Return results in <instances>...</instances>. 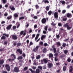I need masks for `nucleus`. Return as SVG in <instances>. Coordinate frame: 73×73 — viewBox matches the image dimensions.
Wrapping results in <instances>:
<instances>
[{
    "label": "nucleus",
    "mask_w": 73,
    "mask_h": 73,
    "mask_svg": "<svg viewBox=\"0 0 73 73\" xmlns=\"http://www.w3.org/2000/svg\"><path fill=\"white\" fill-rule=\"evenodd\" d=\"M3 36H2L1 38V39H2V40L5 39V37L4 36H6V37H8V36H9V35L8 34H3Z\"/></svg>",
    "instance_id": "f257e3e1"
},
{
    "label": "nucleus",
    "mask_w": 73,
    "mask_h": 73,
    "mask_svg": "<svg viewBox=\"0 0 73 73\" xmlns=\"http://www.w3.org/2000/svg\"><path fill=\"white\" fill-rule=\"evenodd\" d=\"M5 67L6 68L7 71H9L10 70V66L9 65L7 64L5 65Z\"/></svg>",
    "instance_id": "f03ea898"
},
{
    "label": "nucleus",
    "mask_w": 73,
    "mask_h": 73,
    "mask_svg": "<svg viewBox=\"0 0 73 73\" xmlns=\"http://www.w3.org/2000/svg\"><path fill=\"white\" fill-rule=\"evenodd\" d=\"M14 71L16 72H19V68L17 67H15L14 68Z\"/></svg>",
    "instance_id": "7ed1b4c3"
},
{
    "label": "nucleus",
    "mask_w": 73,
    "mask_h": 73,
    "mask_svg": "<svg viewBox=\"0 0 73 73\" xmlns=\"http://www.w3.org/2000/svg\"><path fill=\"white\" fill-rule=\"evenodd\" d=\"M12 25H9L7 28L6 29L7 30H9L11 28V27H12Z\"/></svg>",
    "instance_id": "20e7f679"
},
{
    "label": "nucleus",
    "mask_w": 73,
    "mask_h": 73,
    "mask_svg": "<svg viewBox=\"0 0 73 73\" xmlns=\"http://www.w3.org/2000/svg\"><path fill=\"white\" fill-rule=\"evenodd\" d=\"M46 21V19L45 18L43 19L42 20V23L43 24H45Z\"/></svg>",
    "instance_id": "39448f33"
},
{
    "label": "nucleus",
    "mask_w": 73,
    "mask_h": 73,
    "mask_svg": "<svg viewBox=\"0 0 73 73\" xmlns=\"http://www.w3.org/2000/svg\"><path fill=\"white\" fill-rule=\"evenodd\" d=\"M12 38L14 40H16L17 38V37L16 35H12Z\"/></svg>",
    "instance_id": "423d86ee"
},
{
    "label": "nucleus",
    "mask_w": 73,
    "mask_h": 73,
    "mask_svg": "<svg viewBox=\"0 0 73 73\" xmlns=\"http://www.w3.org/2000/svg\"><path fill=\"white\" fill-rule=\"evenodd\" d=\"M67 17H72V15L71 14L69 13H68L67 14Z\"/></svg>",
    "instance_id": "0eeeda50"
},
{
    "label": "nucleus",
    "mask_w": 73,
    "mask_h": 73,
    "mask_svg": "<svg viewBox=\"0 0 73 73\" xmlns=\"http://www.w3.org/2000/svg\"><path fill=\"white\" fill-rule=\"evenodd\" d=\"M53 66V64L52 63H49L48 64V67L49 68H52Z\"/></svg>",
    "instance_id": "6e6552de"
},
{
    "label": "nucleus",
    "mask_w": 73,
    "mask_h": 73,
    "mask_svg": "<svg viewBox=\"0 0 73 73\" xmlns=\"http://www.w3.org/2000/svg\"><path fill=\"white\" fill-rule=\"evenodd\" d=\"M54 16L55 18H58V13L55 12L54 14Z\"/></svg>",
    "instance_id": "1a4fd4ad"
},
{
    "label": "nucleus",
    "mask_w": 73,
    "mask_h": 73,
    "mask_svg": "<svg viewBox=\"0 0 73 73\" xmlns=\"http://www.w3.org/2000/svg\"><path fill=\"white\" fill-rule=\"evenodd\" d=\"M39 46H36V48H34L33 49V51L34 52H36L38 50V49Z\"/></svg>",
    "instance_id": "9d476101"
},
{
    "label": "nucleus",
    "mask_w": 73,
    "mask_h": 73,
    "mask_svg": "<svg viewBox=\"0 0 73 73\" xmlns=\"http://www.w3.org/2000/svg\"><path fill=\"white\" fill-rule=\"evenodd\" d=\"M43 61L44 62V63L46 64L48 62V59H44Z\"/></svg>",
    "instance_id": "9b49d317"
},
{
    "label": "nucleus",
    "mask_w": 73,
    "mask_h": 73,
    "mask_svg": "<svg viewBox=\"0 0 73 73\" xmlns=\"http://www.w3.org/2000/svg\"><path fill=\"white\" fill-rule=\"evenodd\" d=\"M11 56H12V57H14V59H12V60H14L15 59H16V56H15V55L14 54H13L11 55Z\"/></svg>",
    "instance_id": "f8f14e48"
},
{
    "label": "nucleus",
    "mask_w": 73,
    "mask_h": 73,
    "mask_svg": "<svg viewBox=\"0 0 73 73\" xmlns=\"http://www.w3.org/2000/svg\"><path fill=\"white\" fill-rule=\"evenodd\" d=\"M10 8L11 9V10H12V11H14L15 10V8H14L13 6H12V7L11 6H10Z\"/></svg>",
    "instance_id": "ddd939ff"
},
{
    "label": "nucleus",
    "mask_w": 73,
    "mask_h": 73,
    "mask_svg": "<svg viewBox=\"0 0 73 73\" xmlns=\"http://www.w3.org/2000/svg\"><path fill=\"white\" fill-rule=\"evenodd\" d=\"M4 60H0V64L2 65V64L4 63Z\"/></svg>",
    "instance_id": "4468645a"
},
{
    "label": "nucleus",
    "mask_w": 73,
    "mask_h": 73,
    "mask_svg": "<svg viewBox=\"0 0 73 73\" xmlns=\"http://www.w3.org/2000/svg\"><path fill=\"white\" fill-rule=\"evenodd\" d=\"M17 51L20 53V54H22L23 52L22 50H20V49H18L17 50Z\"/></svg>",
    "instance_id": "2eb2a0df"
},
{
    "label": "nucleus",
    "mask_w": 73,
    "mask_h": 73,
    "mask_svg": "<svg viewBox=\"0 0 73 73\" xmlns=\"http://www.w3.org/2000/svg\"><path fill=\"white\" fill-rule=\"evenodd\" d=\"M72 70H73V67L71 66L70 67V72H72Z\"/></svg>",
    "instance_id": "dca6fc26"
},
{
    "label": "nucleus",
    "mask_w": 73,
    "mask_h": 73,
    "mask_svg": "<svg viewBox=\"0 0 73 73\" xmlns=\"http://www.w3.org/2000/svg\"><path fill=\"white\" fill-rule=\"evenodd\" d=\"M42 2H44L45 3H49V1L48 0H43L42 1Z\"/></svg>",
    "instance_id": "f3484780"
},
{
    "label": "nucleus",
    "mask_w": 73,
    "mask_h": 73,
    "mask_svg": "<svg viewBox=\"0 0 73 73\" xmlns=\"http://www.w3.org/2000/svg\"><path fill=\"white\" fill-rule=\"evenodd\" d=\"M39 36H40V34H38L36 36L35 38V40H37V38H38V37H39Z\"/></svg>",
    "instance_id": "a211bd4d"
},
{
    "label": "nucleus",
    "mask_w": 73,
    "mask_h": 73,
    "mask_svg": "<svg viewBox=\"0 0 73 73\" xmlns=\"http://www.w3.org/2000/svg\"><path fill=\"white\" fill-rule=\"evenodd\" d=\"M45 37H46V35H42L41 37V40H43L44 39V38H45Z\"/></svg>",
    "instance_id": "6ab92c4d"
},
{
    "label": "nucleus",
    "mask_w": 73,
    "mask_h": 73,
    "mask_svg": "<svg viewBox=\"0 0 73 73\" xmlns=\"http://www.w3.org/2000/svg\"><path fill=\"white\" fill-rule=\"evenodd\" d=\"M36 73H40V70L38 69H37L36 70Z\"/></svg>",
    "instance_id": "aec40b11"
},
{
    "label": "nucleus",
    "mask_w": 73,
    "mask_h": 73,
    "mask_svg": "<svg viewBox=\"0 0 73 73\" xmlns=\"http://www.w3.org/2000/svg\"><path fill=\"white\" fill-rule=\"evenodd\" d=\"M29 70H30V71H31V72H32V73H35V70H32V69H31V68H30L29 69Z\"/></svg>",
    "instance_id": "412c9836"
},
{
    "label": "nucleus",
    "mask_w": 73,
    "mask_h": 73,
    "mask_svg": "<svg viewBox=\"0 0 73 73\" xmlns=\"http://www.w3.org/2000/svg\"><path fill=\"white\" fill-rule=\"evenodd\" d=\"M66 20H67V18L66 17H64L63 19V21H66Z\"/></svg>",
    "instance_id": "4be33fe9"
},
{
    "label": "nucleus",
    "mask_w": 73,
    "mask_h": 73,
    "mask_svg": "<svg viewBox=\"0 0 73 73\" xmlns=\"http://www.w3.org/2000/svg\"><path fill=\"white\" fill-rule=\"evenodd\" d=\"M60 3H61L62 4H65V2L64 1H60Z\"/></svg>",
    "instance_id": "5701e85b"
},
{
    "label": "nucleus",
    "mask_w": 73,
    "mask_h": 73,
    "mask_svg": "<svg viewBox=\"0 0 73 73\" xmlns=\"http://www.w3.org/2000/svg\"><path fill=\"white\" fill-rule=\"evenodd\" d=\"M68 23H67V24H66L65 25H64L63 26V27H68Z\"/></svg>",
    "instance_id": "b1692460"
},
{
    "label": "nucleus",
    "mask_w": 73,
    "mask_h": 73,
    "mask_svg": "<svg viewBox=\"0 0 73 73\" xmlns=\"http://www.w3.org/2000/svg\"><path fill=\"white\" fill-rule=\"evenodd\" d=\"M40 57H41L40 55H38V56L36 57V59H37V60H38V59H39Z\"/></svg>",
    "instance_id": "393cba45"
},
{
    "label": "nucleus",
    "mask_w": 73,
    "mask_h": 73,
    "mask_svg": "<svg viewBox=\"0 0 73 73\" xmlns=\"http://www.w3.org/2000/svg\"><path fill=\"white\" fill-rule=\"evenodd\" d=\"M12 18V16L11 15L10 16H9L7 17V19L8 20H9L10 19H11Z\"/></svg>",
    "instance_id": "a878e982"
},
{
    "label": "nucleus",
    "mask_w": 73,
    "mask_h": 73,
    "mask_svg": "<svg viewBox=\"0 0 73 73\" xmlns=\"http://www.w3.org/2000/svg\"><path fill=\"white\" fill-rule=\"evenodd\" d=\"M24 19V17H20L19 18V20H23V19Z\"/></svg>",
    "instance_id": "bb28decb"
},
{
    "label": "nucleus",
    "mask_w": 73,
    "mask_h": 73,
    "mask_svg": "<svg viewBox=\"0 0 73 73\" xmlns=\"http://www.w3.org/2000/svg\"><path fill=\"white\" fill-rule=\"evenodd\" d=\"M56 45H59V46H60L61 45V43L60 42H56Z\"/></svg>",
    "instance_id": "cd10ccee"
},
{
    "label": "nucleus",
    "mask_w": 73,
    "mask_h": 73,
    "mask_svg": "<svg viewBox=\"0 0 73 73\" xmlns=\"http://www.w3.org/2000/svg\"><path fill=\"white\" fill-rule=\"evenodd\" d=\"M43 52L44 53H46V48H44L43 50Z\"/></svg>",
    "instance_id": "c85d7f7f"
},
{
    "label": "nucleus",
    "mask_w": 73,
    "mask_h": 73,
    "mask_svg": "<svg viewBox=\"0 0 73 73\" xmlns=\"http://www.w3.org/2000/svg\"><path fill=\"white\" fill-rule=\"evenodd\" d=\"M53 54H49V57L51 58V57H53Z\"/></svg>",
    "instance_id": "c756f323"
},
{
    "label": "nucleus",
    "mask_w": 73,
    "mask_h": 73,
    "mask_svg": "<svg viewBox=\"0 0 73 73\" xmlns=\"http://www.w3.org/2000/svg\"><path fill=\"white\" fill-rule=\"evenodd\" d=\"M67 28L68 30H70V29H71V27H69L68 25V26H67Z\"/></svg>",
    "instance_id": "7c9ffc66"
},
{
    "label": "nucleus",
    "mask_w": 73,
    "mask_h": 73,
    "mask_svg": "<svg viewBox=\"0 0 73 73\" xmlns=\"http://www.w3.org/2000/svg\"><path fill=\"white\" fill-rule=\"evenodd\" d=\"M35 7L36 8V9H38V8H39V6L38 5H35Z\"/></svg>",
    "instance_id": "2f4dec72"
},
{
    "label": "nucleus",
    "mask_w": 73,
    "mask_h": 73,
    "mask_svg": "<svg viewBox=\"0 0 73 73\" xmlns=\"http://www.w3.org/2000/svg\"><path fill=\"white\" fill-rule=\"evenodd\" d=\"M14 16H15V17H18V15H17V14L16 13V14H14Z\"/></svg>",
    "instance_id": "473e14b6"
},
{
    "label": "nucleus",
    "mask_w": 73,
    "mask_h": 73,
    "mask_svg": "<svg viewBox=\"0 0 73 73\" xmlns=\"http://www.w3.org/2000/svg\"><path fill=\"white\" fill-rule=\"evenodd\" d=\"M48 14L49 15H51L52 14V11H50L48 12Z\"/></svg>",
    "instance_id": "72a5a7b5"
},
{
    "label": "nucleus",
    "mask_w": 73,
    "mask_h": 73,
    "mask_svg": "<svg viewBox=\"0 0 73 73\" xmlns=\"http://www.w3.org/2000/svg\"><path fill=\"white\" fill-rule=\"evenodd\" d=\"M19 59H23V57H22V56H20L18 58V59L19 60Z\"/></svg>",
    "instance_id": "f704fd0d"
},
{
    "label": "nucleus",
    "mask_w": 73,
    "mask_h": 73,
    "mask_svg": "<svg viewBox=\"0 0 73 73\" xmlns=\"http://www.w3.org/2000/svg\"><path fill=\"white\" fill-rule=\"evenodd\" d=\"M64 53H65V54H66V53H67L68 52V50H64Z\"/></svg>",
    "instance_id": "c9c22d12"
},
{
    "label": "nucleus",
    "mask_w": 73,
    "mask_h": 73,
    "mask_svg": "<svg viewBox=\"0 0 73 73\" xmlns=\"http://www.w3.org/2000/svg\"><path fill=\"white\" fill-rule=\"evenodd\" d=\"M58 25L59 27H61V26H62V24L60 23H59Z\"/></svg>",
    "instance_id": "e433bc0d"
},
{
    "label": "nucleus",
    "mask_w": 73,
    "mask_h": 73,
    "mask_svg": "<svg viewBox=\"0 0 73 73\" xmlns=\"http://www.w3.org/2000/svg\"><path fill=\"white\" fill-rule=\"evenodd\" d=\"M53 50H54V52L56 53V48H54Z\"/></svg>",
    "instance_id": "4c0bfd02"
},
{
    "label": "nucleus",
    "mask_w": 73,
    "mask_h": 73,
    "mask_svg": "<svg viewBox=\"0 0 73 73\" xmlns=\"http://www.w3.org/2000/svg\"><path fill=\"white\" fill-rule=\"evenodd\" d=\"M46 10H47V11H48L49 10V7L48 6H47V7H46Z\"/></svg>",
    "instance_id": "58836bf2"
},
{
    "label": "nucleus",
    "mask_w": 73,
    "mask_h": 73,
    "mask_svg": "<svg viewBox=\"0 0 73 73\" xmlns=\"http://www.w3.org/2000/svg\"><path fill=\"white\" fill-rule=\"evenodd\" d=\"M37 25H35L34 26V29H36V28H37Z\"/></svg>",
    "instance_id": "ea45409f"
},
{
    "label": "nucleus",
    "mask_w": 73,
    "mask_h": 73,
    "mask_svg": "<svg viewBox=\"0 0 73 73\" xmlns=\"http://www.w3.org/2000/svg\"><path fill=\"white\" fill-rule=\"evenodd\" d=\"M71 61V60H70V58H68L67 59V61H68V62H70V61Z\"/></svg>",
    "instance_id": "a19ab883"
},
{
    "label": "nucleus",
    "mask_w": 73,
    "mask_h": 73,
    "mask_svg": "<svg viewBox=\"0 0 73 73\" xmlns=\"http://www.w3.org/2000/svg\"><path fill=\"white\" fill-rule=\"evenodd\" d=\"M38 68L40 69H41V70H42V67L41 66H39L38 67Z\"/></svg>",
    "instance_id": "79ce46f5"
},
{
    "label": "nucleus",
    "mask_w": 73,
    "mask_h": 73,
    "mask_svg": "<svg viewBox=\"0 0 73 73\" xmlns=\"http://www.w3.org/2000/svg\"><path fill=\"white\" fill-rule=\"evenodd\" d=\"M56 25V24L54 23L53 22L51 23V25H52L53 26H55Z\"/></svg>",
    "instance_id": "37998d69"
},
{
    "label": "nucleus",
    "mask_w": 73,
    "mask_h": 73,
    "mask_svg": "<svg viewBox=\"0 0 73 73\" xmlns=\"http://www.w3.org/2000/svg\"><path fill=\"white\" fill-rule=\"evenodd\" d=\"M56 37L58 39L60 38V35H56Z\"/></svg>",
    "instance_id": "c03bdc74"
},
{
    "label": "nucleus",
    "mask_w": 73,
    "mask_h": 73,
    "mask_svg": "<svg viewBox=\"0 0 73 73\" xmlns=\"http://www.w3.org/2000/svg\"><path fill=\"white\" fill-rule=\"evenodd\" d=\"M63 69L64 71H65V70H66V67L64 66L63 68Z\"/></svg>",
    "instance_id": "a18cd8bd"
},
{
    "label": "nucleus",
    "mask_w": 73,
    "mask_h": 73,
    "mask_svg": "<svg viewBox=\"0 0 73 73\" xmlns=\"http://www.w3.org/2000/svg\"><path fill=\"white\" fill-rule=\"evenodd\" d=\"M28 69V67H25L24 69V70H26Z\"/></svg>",
    "instance_id": "49530a36"
},
{
    "label": "nucleus",
    "mask_w": 73,
    "mask_h": 73,
    "mask_svg": "<svg viewBox=\"0 0 73 73\" xmlns=\"http://www.w3.org/2000/svg\"><path fill=\"white\" fill-rule=\"evenodd\" d=\"M47 28H48V26H46L44 27V29L46 30V31H47Z\"/></svg>",
    "instance_id": "de8ad7c7"
},
{
    "label": "nucleus",
    "mask_w": 73,
    "mask_h": 73,
    "mask_svg": "<svg viewBox=\"0 0 73 73\" xmlns=\"http://www.w3.org/2000/svg\"><path fill=\"white\" fill-rule=\"evenodd\" d=\"M23 33H24L23 31H22L20 33V35H22L23 34Z\"/></svg>",
    "instance_id": "09e8293b"
},
{
    "label": "nucleus",
    "mask_w": 73,
    "mask_h": 73,
    "mask_svg": "<svg viewBox=\"0 0 73 73\" xmlns=\"http://www.w3.org/2000/svg\"><path fill=\"white\" fill-rule=\"evenodd\" d=\"M21 45V43H19L17 44V46H19Z\"/></svg>",
    "instance_id": "8fccbe9b"
},
{
    "label": "nucleus",
    "mask_w": 73,
    "mask_h": 73,
    "mask_svg": "<svg viewBox=\"0 0 73 73\" xmlns=\"http://www.w3.org/2000/svg\"><path fill=\"white\" fill-rule=\"evenodd\" d=\"M3 3H6V1H7V0H3Z\"/></svg>",
    "instance_id": "3c124183"
},
{
    "label": "nucleus",
    "mask_w": 73,
    "mask_h": 73,
    "mask_svg": "<svg viewBox=\"0 0 73 73\" xmlns=\"http://www.w3.org/2000/svg\"><path fill=\"white\" fill-rule=\"evenodd\" d=\"M70 6L69 5H68L67 6V8L68 9H69L70 8Z\"/></svg>",
    "instance_id": "603ef678"
},
{
    "label": "nucleus",
    "mask_w": 73,
    "mask_h": 73,
    "mask_svg": "<svg viewBox=\"0 0 73 73\" xmlns=\"http://www.w3.org/2000/svg\"><path fill=\"white\" fill-rule=\"evenodd\" d=\"M62 46H63V47H65V46H66V44L63 43L62 45Z\"/></svg>",
    "instance_id": "864d4df0"
},
{
    "label": "nucleus",
    "mask_w": 73,
    "mask_h": 73,
    "mask_svg": "<svg viewBox=\"0 0 73 73\" xmlns=\"http://www.w3.org/2000/svg\"><path fill=\"white\" fill-rule=\"evenodd\" d=\"M66 12V10H63L62 11V13H65Z\"/></svg>",
    "instance_id": "5fc2aeb1"
},
{
    "label": "nucleus",
    "mask_w": 73,
    "mask_h": 73,
    "mask_svg": "<svg viewBox=\"0 0 73 73\" xmlns=\"http://www.w3.org/2000/svg\"><path fill=\"white\" fill-rule=\"evenodd\" d=\"M17 44V43H16V42H15L13 43V45H14V46H16Z\"/></svg>",
    "instance_id": "6e6d98bb"
},
{
    "label": "nucleus",
    "mask_w": 73,
    "mask_h": 73,
    "mask_svg": "<svg viewBox=\"0 0 73 73\" xmlns=\"http://www.w3.org/2000/svg\"><path fill=\"white\" fill-rule=\"evenodd\" d=\"M35 37V34L33 35L32 37V38H33V37Z\"/></svg>",
    "instance_id": "4d7b16f0"
},
{
    "label": "nucleus",
    "mask_w": 73,
    "mask_h": 73,
    "mask_svg": "<svg viewBox=\"0 0 73 73\" xmlns=\"http://www.w3.org/2000/svg\"><path fill=\"white\" fill-rule=\"evenodd\" d=\"M32 69H36V67L35 66H33L32 67Z\"/></svg>",
    "instance_id": "13d9d810"
},
{
    "label": "nucleus",
    "mask_w": 73,
    "mask_h": 73,
    "mask_svg": "<svg viewBox=\"0 0 73 73\" xmlns=\"http://www.w3.org/2000/svg\"><path fill=\"white\" fill-rule=\"evenodd\" d=\"M8 15V13H6L4 14V16H7Z\"/></svg>",
    "instance_id": "bf43d9fd"
},
{
    "label": "nucleus",
    "mask_w": 73,
    "mask_h": 73,
    "mask_svg": "<svg viewBox=\"0 0 73 73\" xmlns=\"http://www.w3.org/2000/svg\"><path fill=\"white\" fill-rule=\"evenodd\" d=\"M34 18L35 19H37V17L36 16H35L34 17Z\"/></svg>",
    "instance_id": "052dcab7"
},
{
    "label": "nucleus",
    "mask_w": 73,
    "mask_h": 73,
    "mask_svg": "<svg viewBox=\"0 0 73 73\" xmlns=\"http://www.w3.org/2000/svg\"><path fill=\"white\" fill-rule=\"evenodd\" d=\"M39 44L40 45H42L43 44V42H40Z\"/></svg>",
    "instance_id": "680f3d73"
},
{
    "label": "nucleus",
    "mask_w": 73,
    "mask_h": 73,
    "mask_svg": "<svg viewBox=\"0 0 73 73\" xmlns=\"http://www.w3.org/2000/svg\"><path fill=\"white\" fill-rule=\"evenodd\" d=\"M2 73H8L7 71H3L2 72Z\"/></svg>",
    "instance_id": "e2e57ef3"
},
{
    "label": "nucleus",
    "mask_w": 73,
    "mask_h": 73,
    "mask_svg": "<svg viewBox=\"0 0 73 73\" xmlns=\"http://www.w3.org/2000/svg\"><path fill=\"white\" fill-rule=\"evenodd\" d=\"M44 46H48V44L46 43H45L44 44Z\"/></svg>",
    "instance_id": "0e129e2a"
},
{
    "label": "nucleus",
    "mask_w": 73,
    "mask_h": 73,
    "mask_svg": "<svg viewBox=\"0 0 73 73\" xmlns=\"http://www.w3.org/2000/svg\"><path fill=\"white\" fill-rule=\"evenodd\" d=\"M20 27V24H19L17 26V28H18L19 27Z\"/></svg>",
    "instance_id": "69168bd1"
},
{
    "label": "nucleus",
    "mask_w": 73,
    "mask_h": 73,
    "mask_svg": "<svg viewBox=\"0 0 73 73\" xmlns=\"http://www.w3.org/2000/svg\"><path fill=\"white\" fill-rule=\"evenodd\" d=\"M16 26H13V29H16Z\"/></svg>",
    "instance_id": "338daca9"
},
{
    "label": "nucleus",
    "mask_w": 73,
    "mask_h": 73,
    "mask_svg": "<svg viewBox=\"0 0 73 73\" xmlns=\"http://www.w3.org/2000/svg\"><path fill=\"white\" fill-rule=\"evenodd\" d=\"M33 44V43L32 42H31L30 43V45H32Z\"/></svg>",
    "instance_id": "774afa93"
}]
</instances>
